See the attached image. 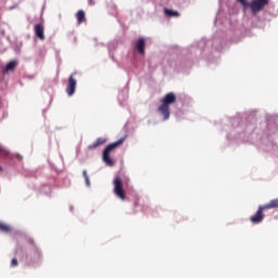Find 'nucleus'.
Masks as SVG:
<instances>
[{"label":"nucleus","instance_id":"obj_1","mask_svg":"<svg viewBox=\"0 0 278 278\" xmlns=\"http://www.w3.org/2000/svg\"><path fill=\"white\" fill-rule=\"evenodd\" d=\"M177 98L174 92H168L165 94V97L162 98L161 102L162 105L159 108V113L163 115V119L167 121L169 119L170 112H169V105L176 103Z\"/></svg>","mask_w":278,"mask_h":278},{"label":"nucleus","instance_id":"obj_2","mask_svg":"<svg viewBox=\"0 0 278 278\" xmlns=\"http://www.w3.org/2000/svg\"><path fill=\"white\" fill-rule=\"evenodd\" d=\"M244 9L250 8L253 14L262 12L268 4L269 0H252L248 2L247 0H238Z\"/></svg>","mask_w":278,"mask_h":278},{"label":"nucleus","instance_id":"obj_3","mask_svg":"<svg viewBox=\"0 0 278 278\" xmlns=\"http://www.w3.org/2000/svg\"><path fill=\"white\" fill-rule=\"evenodd\" d=\"M125 140L126 137H123L117 141L108 144L106 148L103 150V161L106 165L114 166V161L111 159L110 154L112 151L119 148L125 142Z\"/></svg>","mask_w":278,"mask_h":278},{"label":"nucleus","instance_id":"obj_4","mask_svg":"<svg viewBox=\"0 0 278 278\" xmlns=\"http://www.w3.org/2000/svg\"><path fill=\"white\" fill-rule=\"evenodd\" d=\"M114 192L116 197H118L121 200L124 201L126 199V194L124 191L123 181L121 177H115L114 179Z\"/></svg>","mask_w":278,"mask_h":278},{"label":"nucleus","instance_id":"obj_5","mask_svg":"<svg viewBox=\"0 0 278 278\" xmlns=\"http://www.w3.org/2000/svg\"><path fill=\"white\" fill-rule=\"evenodd\" d=\"M75 75H76V72H74L68 78V85L66 87V92L68 97H73L76 91L77 80L76 78H74Z\"/></svg>","mask_w":278,"mask_h":278},{"label":"nucleus","instance_id":"obj_6","mask_svg":"<svg viewBox=\"0 0 278 278\" xmlns=\"http://www.w3.org/2000/svg\"><path fill=\"white\" fill-rule=\"evenodd\" d=\"M264 211H266L264 208L263 205H260L258 211L256 212V214L252 215L250 220L252 224H261L263 222V219L265 218V214Z\"/></svg>","mask_w":278,"mask_h":278},{"label":"nucleus","instance_id":"obj_7","mask_svg":"<svg viewBox=\"0 0 278 278\" xmlns=\"http://www.w3.org/2000/svg\"><path fill=\"white\" fill-rule=\"evenodd\" d=\"M35 35L41 41H43L46 39V37H45V28H43L42 24H36L35 25Z\"/></svg>","mask_w":278,"mask_h":278},{"label":"nucleus","instance_id":"obj_8","mask_svg":"<svg viewBox=\"0 0 278 278\" xmlns=\"http://www.w3.org/2000/svg\"><path fill=\"white\" fill-rule=\"evenodd\" d=\"M136 49L140 54H144L146 52V39L143 37L139 38V40L136 43Z\"/></svg>","mask_w":278,"mask_h":278},{"label":"nucleus","instance_id":"obj_9","mask_svg":"<svg viewBox=\"0 0 278 278\" xmlns=\"http://www.w3.org/2000/svg\"><path fill=\"white\" fill-rule=\"evenodd\" d=\"M263 207L265 211L278 208V198L270 200L269 203L264 204Z\"/></svg>","mask_w":278,"mask_h":278},{"label":"nucleus","instance_id":"obj_10","mask_svg":"<svg viewBox=\"0 0 278 278\" xmlns=\"http://www.w3.org/2000/svg\"><path fill=\"white\" fill-rule=\"evenodd\" d=\"M75 17L77 18V24L81 25L83 23L86 22V14L84 10H79L76 14Z\"/></svg>","mask_w":278,"mask_h":278},{"label":"nucleus","instance_id":"obj_11","mask_svg":"<svg viewBox=\"0 0 278 278\" xmlns=\"http://www.w3.org/2000/svg\"><path fill=\"white\" fill-rule=\"evenodd\" d=\"M105 141L106 140L102 137L98 138L96 142H93L92 144L89 146V150H94V149L99 148L100 146L104 144Z\"/></svg>","mask_w":278,"mask_h":278},{"label":"nucleus","instance_id":"obj_12","mask_svg":"<svg viewBox=\"0 0 278 278\" xmlns=\"http://www.w3.org/2000/svg\"><path fill=\"white\" fill-rule=\"evenodd\" d=\"M16 67V61H11L7 64L5 68L3 70V73L13 72Z\"/></svg>","mask_w":278,"mask_h":278},{"label":"nucleus","instance_id":"obj_13","mask_svg":"<svg viewBox=\"0 0 278 278\" xmlns=\"http://www.w3.org/2000/svg\"><path fill=\"white\" fill-rule=\"evenodd\" d=\"M165 15L168 16V17H178L179 12L170 10V9H165Z\"/></svg>","mask_w":278,"mask_h":278},{"label":"nucleus","instance_id":"obj_14","mask_svg":"<svg viewBox=\"0 0 278 278\" xmlns=\"http://www.w3.org/2000/svg\"><path fill=\"white\" fill-rule=\"evenodd\" d=\"M0 231L4 233L11 232V227L4 223H0Z\"/></svg>","mask_w":278,"mask_h":278},{"label":"nucleus","instance_id":"obj_15","mask_svg":"<svg viewBox=\"0 0 278 278\" xmlns=\"http://www.w3.org/2000/svg\"><path fill=\"white\" fill-rule=\"evenodd\" d=\"M83 176L85 177L87 187H90V178L86 169L83 170Z\"/></svg>","mask_w":278,"mask_h":278},{"label":"nucleus","instance_id":"obj_16","mask_svg":"<svg viewBox=\"0 0 278 278\" xmlns=\"http://www.w3.org/2000/svg\"><path fill=\"white\" fill-rule=\"evenodd\" d=\"M0 154L7 156L9 152L0 144Z\"/></svg>","mask_w":278,"mask_h":278},{"label":"nucleus","instance_id":"obj_17","mask_svg":"<svg viewBox=\"0 0 278 278\" xmlns=\"http://www.w3.org/2000/svg\"><path fill=\"white\" fill-rule=\"evenodd\" d=\"M17 265H18L17 258L14 257V258L11 261V266H12V267H16Z\"/></svg>","mask_w":278,"mask_h":278},{"label":"nucleus","instance_id":"obj_18","mask_svg":"<svg viewBox=\"0 0 278 278\" xmlns=\"http://www.w3.org/2000/svg\"><path fill=\"white\" fill-rule=\"evenodd\" d=\"M0 172H2V167L0 166Z\"/></svg>","mask_w":278,"mask_h":278}]
</instances>
